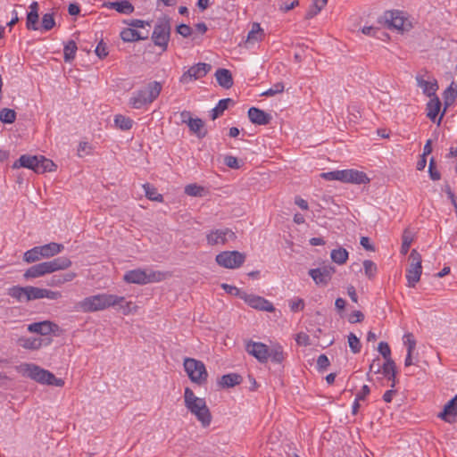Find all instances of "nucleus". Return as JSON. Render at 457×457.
I'll use <instances>...</instances> for the list:
<instances>
[{"instance_id":"obj_22","label":"nucleus","mask_w":457,"mask_h":457,"mask_svg":"<svg viewBox=\"0 0 457 457\" xmlns=\"http://www.w3.org/2000/svg\"><path fill=\"white\" fill-rule=\"evenodd\" d=\"M416 80L418 87L422 89L424 95L428 97L436 95V92L438 89L436 79H425L422 76H417Z\"/></svg>"},{"instance_id":"obj_16","label":"nucleus","mask_w":457,"mask_h":457,"mask_svg":"<svg viewBox=\"0 0 457 457\" xmlns=\"http://www.w3.org/2000/svg\"><path fill=\"white\" fill-rule=\"evenodd\" d=\"M241 299H243L250 307L256 310L266 311L270 312L275 310L273 304L270 302L259 295L244 293V295H241Z\"/></svg>"},{"instance_id":"obj_50","label":"nucleus","mask_w":457,"mask_h":457,"mask_svg":"<svg viewBox=\"0 0 457 457\" xmlns=\"http://www.w3.org/2000/svg\"><path fill=\"white\" fill-rule=\"evenodd\" d=\"M363 268L365 271V275L370 278L372 279L376 273H377V265L370 260H365L363 262Z\"/></svg>"},{"instance_id":"obj_32","label":"nucleus","mask_w":457,"mask_h":457,"mask_svg":"<svg viewBox=\"0 0 457 457\" xmlns=\"http://www.w3.org/2000/svg\"><path fill=\"white\" fill-rule=\"evenodd\" d=\"M76 278L75 272H67L65 274L53 276L48 282V286L60 287L64 283L72 281Z\"/></svg>"},{"instance_id":"obj_13","label":"nucleus","mask_w":457,"mask_h":457,"mask_svg":"<svg viewBox=\"0 0 457 457\" xmlns=\"http://www.w3.org/2000/svg\"><path fill=\"white\" fill-rule=\"evenodd\" d=\"M335 271L336 270L333 266L323 265L322 267L317 269H311L308 273L316 285L327 286L331 280Z\"/></svg>"},{"instance_id":"obj_61","label":"nucleus","mask_w":457,"mask_h":457,"mask_svg":"<svg viewBox=\"0 0 457 457\" xmlns=\"http://www.w3.org/2000/svg\"><path fill=\"white\" fill-rule=\"evenodd\" d=\"M295 341L300 345L307 346L311 345L309 336L303 332H300L296 335Z\"/></svg>"},{"instance_id":"obj_17","label":"nucleus","mask_w":457,"mask_h":457,"mask_svg":"<svg viewBox=\"0 0 457 457\" xmlns=\"http://www.w3.org/2000/svg\"><path fill=\"white\" fill-rule=\"evenodd\" d=\"M341 182L361 185L369 183L370 179L366 173L358 170H341Z\"/></svg>"},{"instance_id":"obj_47","label":"nucleus","mask_w":457,"mask_h":457,"mask_svg":"<svg viewBox=\"0 0 457 457\" xmlns=\"http://www.w3.org/2000/svg\"><path fill=\"white\" fill-rule=\"evenodd\" d=\"M38 22V13L36 11H29L27 15L26 26L28 29L37 30Z\"/></svg>"},{"instance_id":"obj_41","label":"nucleus","mask_w":457,"mask_h":457,"mask_svg":"<svg viewBox=\"0 0 457 457\" xmlns=\"http://www.w3.org/2000/svg\"><path fill=\"white\" fill-rule=\"evenodd\" d=\"M206 190L204 187L199 186L195 183L189 184L185 187V194L190 196L201 197L204 195Z\"/></svg>"},{"instance_id":"obj_59","label":"nucleus","mask_w":457,"mask_h":457,"mask_svg":"<svg viewBox=\"0 0 457 457\" xmlns=\"http://www.w3.org/2000/svg\"><path fill=\"white\" fill-rule=\"evenodd\" d=\"M95 53L100 59L105 58L108 55L106 44L103 41H100L96 46Z\"/></svg>"},{"instance_id":"obj_33","label":"nucleus","mask_w":457,"mask_h":457,"mask_svg":"<svg viewBox=\"0 0 457 457\" xmlns=\"http://www.w3.org/2000/svg\"><path fill=\"white\" fill-rule=\"evenodd\" d=\"M9 296L16 299L18 302H27V287L14 286L8 289Z\"/></svg>"},{"instance_id":"obj_18","label":"nucleus","mask_w":457,"mask_h":457,"mask_svg":"<svg viewBox=\"0 0 457 457\" xmlns=\"http://www.w3.org/2000/svg\"><path fill=\"white\" fill-rule=\"evenodd\" d=\"M27 329L30 333H36L41 336H47L51 333L57 332L59 330V326L50 320H43L29 324Z\"/></svg>"},{"instance_id":"obj_63","label":"nucleus","mask_w":457,"mask_h":457,"mask_svg":"<svg viewBox=\"0 0 457 457\" xmlns=\"http://www.w3.org/2000/svg\"><path fill=\"white\" fill-rule=\"evenodd\" d=\"M224 163L228 167L232 168V169H238L239 168V163H238L237 158H236L234 156H231V155L225 156Z\"/></svg>"},{"instance_id":"obj_5","label":"nucleus","mask_w":457,"mask_h":457,"mask_svg":"<svg viewBox=\"0 0 457 457\" xmlns=\"http://www.w3.org/2000/svg\"><path fill=\"white\" fill-rule=\"evenodd\" d=\"M167 278L165 272L152 270L136 269L125 273L123 279L128 283L145 285L153 282H160Z\"/></svg>"},{"instance_id":"obj_20","label":"nucleus","mask_w":457,"mask_h":457,"mask_svg":"<svg viewBox=\"0 0 457 457\" xmlns=\"http://www.w3.org/2000/svg\"><path fill=\"white\" fill-rule=\"evenodd\" d=\"M437 416L448 423H453L456 421L457 395L445 405L443 411L440 412Z\"/></svg>"},{"instance_id":"obj_21","label":"nucleus","mask_w":457,"mask_h":457,"mask_svg":"<svg viewBox=\"0 0 457 457\" xmlns=\"http://www.w3.org/2000/svg\"><path fill=\"white\" fill-rule=\"evenodd\" d=\"M248 117L253 123L257 125H267L271 120L270 114L256 107H251L248 110Z\"/></svg>"},{"instance_id":"obj_3","label":"nucleus","mask_w":457,"mask_h":457,"mask_svg":"<svg viewBox=\"0 0 457 457\" xmlns=\"http://www.w3.org/2000/svg\"><path fill=\"white\" fill-rule=\"evenodd\" d=\"M17 369L22 376L29 378L37 383L58 387H62L64 385V381L62 378H57L52 372L36 364L22 363Z\"/></svg>"},{"instance_id":"obj_6","label":"nucleus","mask_w":457,"mask_h":457,"mask_svg":"<svg viewBox=\"0 0 457 457\" xmlns=\"http://www.w3.org/2000/svg\"><path fill=\"white\" fill-rule=\"evenodd\" d=\"M162 90L160 82L149 83L144 89L135 92L129 99V104L135 109H140L145 104L154 102Z\"/></svg>"},{"instance_id":"obj_23","label":"nucleus","mask_w":457,"mask_h":457,"mask_svg":"<svg viewBox=\"0 0 457 457\" xmlns=\"http://www.w3.org/2000/svg\"><path fill=\"white\" fill-rule=\"evenodd\" d=\"M39 248L42 258L49 259L62 253L64 246L62 244L51 242L44 245H39Z\"/></svg>"},{"instance_id":"obj_44","label":"nucleus","mask_w":457,"mask_h":457,"mask_svg":"<svg viewBox=\"0 0 457 457\" xmlns=\"http://www.w3.org/2000/svg\"><path fill=\"white\" fill-rule=\"evenodd\" d=\"M114 122L115 125L122 130L131 129L133 123L132 120L120 114L115 116Z\"/></svg>"},{"instance_id":"obj_43","label":"nucleus","mask_w":457,"mask_h":457,"mask_svg":"<svg viewBox=\"0 0 457 457\" xmlns=\"http://www.w3.org/2000/svg\"><path fill=\"white\" fill-rule=\"evenodd\" d=\"M16 112L12 109L4 108L0 112V120L3 123L12 124L15 121Z\"/></svg>"},{"instance_id":"obj_30","label":"nucleus","mask_w":457,"mask_h":457,"mask_svg":"<svg viewBox=\"0 0 457 457\" xmlns=\"http://www.w3.org/2000/svg\"><path fill=\"white\" fill-rule=\"evenodd\" d=\"M241 381L242 378L240 375L237 373H229L227 375H223L220 378L219 384L223 387H232L237 385H239Z\"/></svg>"},{"instance_id":"obj_35","label":"nucleus","mask_w":457,"mask_h":457,"mask_svg":"<svg viewBox=\"0 0 457 457\" xmlns=\"http://www.w3.org/2000/svg\"><path fill=\"white\" fill-rule=\"evenodd\" d=\"M45 275H46V274L45 272L44 265L42 262H40V263L35 264V265L31 266L30 268H29L24 272L23 277L26 279H29V278H35L42 277Z\"/></svg>"},{"instance_id":"obj_4","label":"nucleus","mask_w":457,"mask_h":457,"mask_svg":"<svg viewBox=\"0 0 457 457\" xmlns=\"http://www.w3.org/2000/svg\"><path fill=\"white\" fill-rule=\"evenodd\" d=\"M20 167L33 170L36 173L42 174L55 170L56 165L53 161L40 155H21L12 165V168Z\"/></svg>"},{"instance_id":"obj_38","label":"nucleus","mask_w":457,"mask_h":457,"mask_svg":"<svg viewBox=\"0 0 457 457\" xmlns=\"http://www.w3.org/2000/svg\"><path fill=\"white\" fill-rule=\"evenodd\" d=\"M270 358L275 363H278V364L282 363V361L285 359V353H284L282 346H280V345L272 346L269 352V359Z\"/></svg>"},{"instance_id":"obj_58","label":"nucleus","mask_w":457,"mask_h":457,"mask_svg":"<svg viewBox=\"0 0 457 457\" xmlns=\"http://www.w3.org/2000/svg\"><path fill=\"white\" fill-rule=\"evenodd\" d=\"M320 177L326 180H338L341 181V170H334L323 172Z\"/></svg>"},{"instance_id":"obj_57","label":"nucleus","mask_w":457,"mask_h":457,"mask_svg":"<svg viewBox=\"0 0 457 457\" xmlns=\"http://www.w3.org/2000/svg\"><path fill=\"white\" fill-rule=\"evenodd\" d=\"M62 297V295L59 291H53L46 288H42V299L47 298L50 300H59Z\"/></svg>"},{"instance_id":"obj_25","label":"nucleus","mask_w":457,"mask_h":457,"mask_svg":"<svg viewBox=\"0 0 457 457\" xmlns=\"http://www.w3.org/2000/svg\"><path fill=\"white\" fill-rule=\"evenodd\" d=\"M218 84L223 88L228 89L233 86L231 72L227 69H218L215 72Z\"/></svg>"},{"instance_id":"obj_28","label":"nucleus","mask_w":457,"mask_h":457,"mask_svg":"<svg viewBox=\"0 0 457 457\" xmlns=\"http://www.w3.org/2000/svg\"><path fill=\"white\" fill-rule=\"evenodd\" d=\"M187 125H188L190 130L193 133L196 134V136L199 138H203V137H204L206 136L207 132L204 129V121L201 119H199V118L189 119Z\"/></svg>"},{"instance_id":"obj_31","label":"nucleus","mask_w":457,"mask_h":457,"mask_svg":"<svg viewBox=\"0 0 457 457\" xmlns=\"http://www.w3.org/2000/svg\"><path fill=\"white\" fill-rule=\"evenodd\" d=\"M382 371L389 380L392 381L391 387L395 386L396 382V367L394 361H385L382 366Z\"/></svg>"},{"instance_id":"obj_27","label":"nucleus","mask_w":457,"mask_h":457,"mask_svg":"<svg viewBox=\"0 0 457 457\" xmlns=\"http://www.w3.org/2000/svg\"><path fill=\"white\" fill-rule=\"evenodd\" d=\"M120 37L125 42H135L146 39L148 37L140 35L135 29L126 28L120 32Z\"/></svg>"},{"instance_id":"obj_51","label":"nucleus","mask_w":457,"mask_h":457,"mask_svg":"<svg viewBox=\"0 0 457 457\" xmlns=\"http://www.w3.org/2000/svg\"><path fill=\"white\" fill-rule=\"evenodd\" d=\"M325 6L319 3L318 0H314V3L308 9L305 19L310 20L316 16Z\"/></svg>"},{"instance_id":"obj_45","label":"nucleus","mask_w":457,"mask_h":457,"mask_svg":"<svg viewBox=\"0 0 457 457\" xmlns=\"http://www.w3.org/2000/svg\"><path fill=\"white\" fill-rule=\"evenodd\" d=\"M77 51V46L74 41H70L65 46L63 50L64 60L65 62H71L74 59L75 54Z\"/></svg>"},{"instance_id":"obj_56","label":"nucleus","mask_w":457,"mask_h":457,"mask_svg":"<svg viewBox=\"0 0 457 457\" xmlns=\"http://www.w3.org/2000/svg\"><path fill=\"white\" fill-rule=\"evenodd\" d=\"M404 344L407 346V353H412L416 347V340L411 333H407L403 337Z\"/></svg>"},{"instance_id":"obj_40","label":"nucleus","mask_w":457,"mask_h":457,"mask_svg":"<svg viewBox=\"0 0 457 457\" xmlns=\"http://www.w3.org/2000/svg\"><path fill=\"white\" fill-rule=\"evenodd\" d=\"M143 188L145 193V196L151 200L162 203L163 201V197L161 194H159L155 187L151 186L150 184L146 183L143 185Z\"/></svg>"},{"instance_id":"obj_49","label":"nucleus","mask_w":457,"mask_h":457,"mask_svg":"<svg viewBox=\"0 0 457 457\" xmlns=\"http://www.w3.org/2000/svg\"><path fill=\"white\" fill-rule=\"evenodd\" d=\"M42 299V288L28 286L27 287V302L32 300Z\"/></svg>"},{"instance_id":"obj_1","label":"nucleus","mask_w":457,"mask_h":457,"mask_svg":"<svg viewBox=\"0 0 457 457\" xmlns=\"http://www.w3.org/2000/svg\"><path fill=\"white\" fill-rule=\"evenodd\" d=\"M184 403L187 411L196 418L203 428H208L211 425L212 416L205 400L196 396L189 387L185 388Z\"/></svg>"},{"instance_id":"obj_26","label":"nucleus","mask_w":457,"mask_h":457,"mask_svg":"<svg viewBox=\"0 0 457 457\" xmlns=\"http://www.w3.org/2000/svg\"><path fill=\"white\" fill-rule=\"evenodd\" d=\"M18 345L26 349L36 351L42 347L43 339L39 337H21L17 340Z\"/></svg>"},{"instance_id":"obj_11","label":"nucleus","mask_w":457,"mask_h":457,"mask_svg":"<svg viewBox=\"0 0 457 457\" xmlns=\"http://www.w3.org/2000/svg\"><path fill=\"white\" fill-rule=\"evenodd\" d=\"M384 18L389 28L395 29L400 32L408 31L411 28V23L400 11H387L385 12Z\"/></svg>"},{"instance_id":"obj_62","label":"nucleus","mask_w":457,"mask_h":457,"mask_svg":"<svg viewBox=\"0 0 457 457\" xmlns=\"http://www.w3.org/2000/svg\"><path fill=\"white\" fill-rule=\"evenodd\" d=\"M329 366V360L325 354H320L317 360V367L320 370H324Z\"/></svg>"},{"instance_id":"obj_37","label":"nucleus","mask_w":457,"mask_h":457,"mask_svg":"<svg viewBox=\"0 0 457 457\" xmlns=\"http://www.w3.org/2000/svg\"><path fill=\"white\" fill-rule=\"evenodd\" d=\"M330 256L333 262L342 265L345 263L348 259V252L346 249L339 247L337 249L332 250Z\"/></svg>"},{"instance_id":"obj_2","label":"nucleus","mask_w":457,"mask_h":457,"mask_svg":"<svg viewBox=\"0 0 457 457\" xmlns=\"http://www.w3.org/2000/svg\"><path fill=\"white\" fill-rule=\"evenodd\" d=\"M124 302V297L112 294H98L87 296L77 303V308L83 312H95L114 307Z\"/></svg>"},{"instance_id":"obj_24","label":"nucleus","mask_w":457,"mask_h":457,"mask_svg":"<svg viewBox=\"0 0 457 457\" xmlns=\"http://www.w3.org/2000/svg\"><path fill=\"white\" fill-rule=\"evenodd\" d=\"M104 5L123 14H130L134 12V6L129 0L107 2Z\"/></svg>"},{"instance_id":"obj_54","label":"nucleus","mask_w":457,"mask_h":457,"mask_svg":"<svg viewBox=\"0 0 457 457\" xmlns=\"http://www.w3.org/2000/svg\"><path fill=\"white\" fill-rule=\"evenodd\" d=\"M284 84L282 82H278L273 87L269 88L267 91L263 92L262 96H273L277 94H280L284 91Z\"/></svg>"},{"instance_id":"obj_55","label":"nucleus","mask_w":457,"mask_h":457,"mask_svg":"<svg viewBox=\"0 0 457 457\" xmlns=\"http://www.w3.org/2000/svg\"><path fill=\"white\" fill-rule=\"evenodd\" d=\"M41 24L45 30H49L52 28H54V26L55 25V21H54L53 14H51V13L44 14V16L42 17Z\"/></svg>"},{"instance_id":"obj_64","label":"nucleus","mask_w":457,"mask_h":457,"mask_svg":"<svg viewBox=\"0 0 457 457\" xmlns=\"http://www.w3.org/2000/svg\"><path fill=\"white\" fill-rule=\"evenodd\" d=\"M177 32L184 37H187L191 35L192 29L187 24H180L177 27Z\"/></svg>"},{"instance_id":"obj_42","label":"nucleus","mask_w":457,"mask_h":457,"mask_svg":"<svg viewBox=\"0 0 457 457\" xmlns=\"http://www.w3.org/2000/svg\"><path fill=\"white\" fill-rule=\"evenodd\" d=\"M123 315H129L137 312L138 306L131 301H125L116 304Z\"/></svg>"},{"instance_id":"obj_29","label":"nucleus","mask_w":457,"mask_h":457,"mask_svg":"<svg viewBox=\"0 0 457 457\" xmlns=\"http://www.w3.org/2000/svg\"><path fill=\"white\" fill-rule=\"evenodd\" d=\"M441 108V102L438 97L435 96L429 100L427 104V116L433 121H435L438 115Z\"/></svg>"},{"instance_id":"obj_48","label":"nucleus","mask_w":457,"mask_h":457,"mask_svg":"<svg viewBox=\"0 0 457 457\" xmlns=\"http://www.w3.org/2000/svg\"><path fill=\"white\" fill-rule=\"evenodd\" d=\"M413 241L411 233L409 230H404L403 235V243L401 246V253L406 254L410 249V246Z\"/></svg>"},{"instance_id":"obj_39","label":"nucleus","mask_w":457,"mask_h":457,"mask_svg":"<svg viewBox=\"0 0 457 457\" xmlns=\"http://www.w3.org/2000/svg\"><path fill=\"white\" fill-rule=\"evenodd\" d=\"M43 259L40 253L39 246H35L31 248L30 250H28L24 253L23 260L24 262L28 263H32L38 262L39 260Z\"/></svg>"},{"instance_id":"obj_10","label":"nucleus","mask_w":457,"mask_h":457,"mask_svg":"<svg viewBox=\"0 0 457 457\" xmlns=\"http://www.w3.org/2000/svg\"><path fill=\"white\" fill-rule=\"evenodd\" d=\"M216 262L226 269H237L245 261V254L238 251H224L216 255Z\"/></svg>"},{"instance_id":"obj_7","label":"nucleus","mask_w":457,"mask_h":457,"mask_svg":"<svg viewBox=\"0 0 457 457\" xmlns=\"http://www.w3.org/2000/svg\"><path fill=\"white\" fill-rule=\"evenodd\" d=\"M184 369L193 383L203 386L206 383L208 372L203 361L194 358H185Z\"/></svg>"},{"instance_id":"obj_46","label":"nucleus","mask_w":457,"mask_h":457,"mask_svg":"<svg viewBox=\"0 0 457 457\" xmlns=\"http://www.w3.org/2000/svg\"><path fill=\"white\" fill-rule=\"evenodd\" d=\"M457 97V85L452 82L451 85L445 91V104H452Z\"/></svg>"},{"instance_id":"obj_36","label":"nucleus","mask_w":457,"mask_h":457,"mask_svg":"<svg viewBox=\"0 0 457 457\" xmlns=\"http://www.w3.org/2000/svg\"><path fill=\"white\" fill-rule=\"evenodd\" d=\"M230 104H233V100L231 98L220 100L216 107L212 110V120H216L219 116H220L224 111L228 108Z\"/></svg>"},{"instance_id":"obj_9","label":"nucleus","mask_w":457,"mask_h":457,"mask_svg":"<svg viewBox=\"0 0 457 457\" xmlns=\"http://www.w3.org/2000/svg\"><path fill=\"white\" fill-rule=\"evenodd\" d=\"M409 260L410 265L407 269L406 278L408 287H413L420 279L422 273V259L419 252L415 249H412L410 253Z\"/></svg>"},{"instance_id":"obj_52","label":"nucleus","mask_w":457,"mask_h":457,"mask_svg":"<svg viewBox=\"0 0 457 457\" xmlns=\"http://www.w3.org/2000/svg\"><path fill=\"white\" fill-rule=\"evenodd\" d=\"M348 344L353 353H358L361 351V342L353 333L349 334Z\"/></svg>"},{"instance_id":"obj_53","label":"nucleus","mask_w":457,"mask_h":457,"mask_svg":"<svg viewBox=\"0 0 457 457\" xmlns=\"http://www.w3.org/2000/svg\"><path fill=\"white\" fill-rule=\"evenodd\" d=\"M378 352L383 356L386 361H394L391 358V350L387 343L380 342L378 347Z\"/></svg>"},{"instance_id":"obj_60","label":"nucleus","mask_w":457,"mask_h":457,"mask_svg":"<svg viewBox=\"0 0 457 457\" xmlns=\"http://www.w3.org/2000/svg\"><path fill=\"white\" fill-rule=\"evenodd\" d=\"M221 287L226 291V293L229 294V295H237V296H239L241 298V295H244L245 292H241L240 289H238L237 287H234V286H231V285H228V284H221Z\"/></svg>"},{"instance_id":"obj_12","label":"nucleus","mask_w":457,"mask_h":457,"mask_svg":"<svg viewBox=\"0 0 457 457\" xmlns=\"http://www.w3.org/2000/svg\"><path fill=\"white\" fill-rule=\"evenodd\" d=\"M235 239V232L228 228L212 229L206 234L207 244L211 246L224 245L228 241Z\"/></svg>"},{"instance_id":"obj_19","label":"nucleus","mask_w":457,"mask_h":457,"mask_svg":"<svg viewBox=\"0 0 457 457\" xmlns=\"http://www.w3.org/2000/svg\"><path fill=\"white\" fill-rule=\"evenodd\" d=\"M42 263L44 265L46 274L67 270L72 264L71 259L66 256H61L51 261L44 262Z\"/></svg>"},{"instance_id":"obj_14","label":"nucleus","mask_w":457,"mask_h":457,"mask_svg":"<svg viewBox=\"0 0 457 457\" xmlns=\"http://www.w3.org/2000/svg\"><path fill=\"white\" fill-rule=\"evenodd\" d=\"M211 68L212 66L208 63L199 62L186 71L180 77L179 81L187 84L193 79L204 78L211 71Z\"/></svg>"},{"instance_id":"obj_8","label":"nucleus","mask_w":457,"mask_h":457,"mask_svg":"<svg viewBox=\"0 0 457 457\" xmlns=\"http://www.w3.org/2000/svg\"><path fill=\"white\" fill-rule=\"evenodd\" d=\"M170 37V24L168 19H161L154 26L152 40L155 46L166 51Z\"/></svg>"},{"instance_id":"obj_15","label":"nucleus","mask_w":457,"mask_h":457,"mask_svg":"<svg viewBox=\"0 0 457 457\" xmlns=\"http://www.w3.org/2000/svg\"><path fill=\"white\" fill-rule=\"evenodd\" d=\"M245 350L261 363H266L269 360L270 348L263 343L249 341L245 345Z\"/></svg>"},{"instance_id":"obj_34","label":"nucleus","mask_w":457,"mask_h":457,"mask_svg":"<svg viewBox=\"0 0 457 457\" xmlns=\"http://www.w3.org/2000/svg\"><path fill=\"white\" fill-rule=\"evenodd\" d=\"M263 37V29L259 23H253L247 35L246 44L261 41Z\"/></svg>"}]
</instances>
